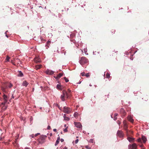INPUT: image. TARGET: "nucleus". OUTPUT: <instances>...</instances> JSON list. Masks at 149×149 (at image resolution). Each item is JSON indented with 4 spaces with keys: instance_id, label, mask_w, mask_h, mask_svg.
Returning a JSON list of instances; mask_svg holds the SVG:
<instances>
[{
    "instance_id": "27",
    "label": "nucleus",
    "mask_w": 149,
    "mask_h": 149,
    "mask_svg": "<svg viewBox=\"0 0 149 149\" xmlns=\"http://www.w3.org/2000/svg\"><path fill=\"white\" fill-rule=\"evenodd\" d=\"M137 141L138 142L141 143L142 139L141 138H139L137 139Z\"/></svg>"
},
{
    "instance_id": "56",
    "label": "nucleus",
    "mask_w": 149,
    "mask_h": 149,
    "mask_svg": "<svg viewBox=\"0 0 149 149\" xmlns=\"http://www.w3.org/2000/svg\"><path fill=\"white\" fill-rule=\"evenodd\" d=\"M52 136V133H50V136Z\"/></svg>"
},
{
    "instance_id": "3",
    "label": "nucleus",
    "mask_w": 149,
    "mask_h": 149,
    "mask_svg": "<svg viewBox=\"0 0 149 149\" xmlns=\"http://www.w3.org/2000/svg\"><path fill=\"white\" fill-rule=\"evenodd\" d=\"M123 127L124 129L126 130V135H128V130L127 129L128 126L127 123L126 121L125 120L123 121Z\"/></svg>"
},
{
    "instance_id": "31",
    "label": "nucleus",
    "mask_w": 149,
    "mask_h": 149,
    "mask_svg": "<svg viewBox=\"0 0 149 149\" xmlns=\"http://www.w3.org/2000/svg\"><path fill=\"white\" fill-rule=\"evenodd\" d=\"M85 148L87 149H91V147H90L89 146L87 145L86 146H85Z\"/></svg>"
},
{
    "instance_id": "22",
    "label": "nucleus",
    "mask_w": 149,
    "mask_h": 149,
    "mask_svg": "<svg viewBox=\"0 0 149 149\" xmlns=\"http://www.w3.org/2000/svg\"><path fill=\"white\" fill-rule=\"evenodd\" d=\"M65 97H64V96L62 95H61V98L63 101H64L65 100Z\"/></svg>"
},
{
    "instance_id": "55",
    "label": "nucleus",
    "mask_w": 149,
    "mask_h": 149,
    "mask_svg": "<svg viewBox=\"0 0 149 149\" xmlns=\"http://www.w3.org/2000/svg\"><path fill=\"white\" fill-rule=\"evenodd\" d=\"M25 149H30L28 147H26V148H25Z\"/></svg>"
},
{
    "instance_id": "48",
    "label": "nucleus",
    "mask_w": 149,
    "mask_h": 149,
    "mask_svg": "<svg viewBox=\"0 0 149 149\" xmlns=\"http://www.w3.org/2000/svg\"><path fill=\"white\" fill-rule=\"evenodd\" d=\"M30 136H31L32 138H34V134H32Z\"/></svg>"
},
{
    "instance_id": "42",
    "label": "nucleus",
    "mask_w": 149,
    "mask_h": 149,
    "mask_svg": "<svg viewBox=\"0 0 149 149\" xmlns=\"http://www.w3.org/2000/svg\"><path fill=\"white\" fill-rule=\"evenodd\" d=\"M79 141V140L78 139H76L75 141V143L77 144L78 143Z\"/></svg>"
},
{
    "instance_id": "9",
    "label": "nucleus",
    "mask_w": 149,
    "mask_h": 149,
    "mask_svg": "<svg viewBox=\"0 0 149 149\" xmlns=\"http://www.w3.org/2000/svg\"><path fill=\"white\" fill-rule=\"evenodd\" d=\"M74 124L75 126L77 128H81L82 127V125L80 122H74Z\"/></svg>"
},
{
    "instance_id": "54",
    "label": "nucleus",
    "mask_w": 149,
    "mask_h": 149,
    "mask_svg": "<svg viewBox=\"0 0 149 149\" xmlns=\"http://www.w3.org/2000/svg\"><path fill=\"white\" fill-rule=\"evenodd\" d=\"M113 31H112V33H113H113H114V32H115V30H113Z\"/></svg>"
},
{
    "instance_id": "5",
    "label": "nucleus",
    "mask_w": 149,
    "mask_h": 149,
    "mask_svg": "<svg viewBox=\"0 0 149 149\" xmlns=\"http://www.w3.org/2000/svg\"><path fill=\"white\" fill-rule=\"evenodd\" d=\"M63 111L65 113L69 114L71 112V110L68 107H63Z\"/></svg>"
},
{
    "instance_id": "50",
    "label": "nucleus",
    "mask_w": 149,
    "mask_h": 149,
    "mask_svg": "<svg viewBox=\"0 0 149 149\" xmlns=\"http://www.w3.org/2000/svg\"><path fill=\"white\" fill-rule=\"evenodd\" d=\"M57 140H58L59 141H60V138L59 136H58V137L57 138Z\"/></svg>"
},
{
    "instance_id": "6",
    "label": "nucleus",
    "mask_w": 149,
    "mask_h": 149,
    "mask_svg": "<svg viewBox=\"0 0 149 149\" xmlns=\"http://www.w3.org/2000/svg\"><path fill=\"white\" fill-rule=\"evenodd\" d=\"M62 95L65 97H66L67 98H68L70 96V94L69 93H68V92L65 90L63 91Z\"/></svg>"
},
{
    "instance_id": "37",
    "label": "nucleus",
    "mask_w": 149,
    "mask_h": 149,
    "mask_svg": "<svg viewBox=\"0 0 149 149\" xmlns=\"http://www.w3.org/2000/svg\"><path fill=\"white\" fill-rule=\"evenodd\" d=\"M6 103H5V102L4 101V102H3L1 103V104L0 105V106H1V105H3V106H5V104Z\"/></svg>"
},
{
    "instance_id": "16",
    "label": "nucleus",
    "mask_w": 149,
    "mask_h": 149,
    "mask_svg": "<svg viewBox=\"0 0 149 149\" xmlns=\"http://www.w3.org/2000/svg\"><path fill=\"white\" fill-rule=\"evenodd\" d=\"M127 139L130 142H133L134 140V139L132 138L129 136H128L127 138Z\"/></svg>"
},
{
    "instance_id": "46",
    "label": "nucleus",
    "mask_w": 149,
    "mask_h": 149,
    "mask_svg": "<svg viewBox=\"0 0 149 149\" xmlns=\"http://www.w3.org/2000/svg\"><path fill=\"white\" fill-rule=\"evenodd\" d=\"M90 142L93 143V140L92 139H90Z\"/></svg>"
},
{
    "instance_id": "41",
    "label": "nucleus",
    "mask_w": 149,
    "mask_h": 149,
    "mask_svg": "<svg viewBox=\"0 0 149 149\" xmlns=\"http://www.w3.org/2000/svg\"><path fill=\"white\" fill-rule=\"evenodd\" d=\"M40 133H37V134H35V135L34 136H35V137H36V136H38V135H40Z\"/></svg>"
},
{
    "instance_id": "43",
    "label": "nucleus",
    "mask_w": 149,
    "mask_h": 149,
    "mask_svg": "<svg viewBox=\"0 0 149 149\" xmlns=\"http://www.w3.org/2000/svg\"><path fill=\"white\" fill-rule=\"evenodd\" d=\"M85 74V73L84 72H83L82 73H81V74L82 76H83Z\"/></svg>"
},
{
    "instance_id": "51",
    "label": "nucleus",
    "mask_w": 149,
    "mask_h": 149,
    "mask_svg": "<svg viewBox=\"0 0 149 149\" xmlns=\"http://www.w3.org/2000/svg\"><path fill=\"white\" fill-rule=\"evenodd\" d=\"M117 119V117H115L114 119V120H116Z\"/></svg>"
},
{
    "instance_id": "62",
    "label": "nucleus",
    "mask_w": 149,
    "mask_h": 149,
    "mask_svg": "<svg viewBox=\"0 0 149 149\" xmlns=\"http://www.w3.org/2000/svg\"><path fill=\"white\" fill-rule=\"evenodd\" d=\"M1 93L0 92V95L1 94Z\"/></svg>"
},
{
    "instance_id": "14",
    "label": "nucleus",
    "mask_w": 149,
    "mask_h": 149,
    "mask_svg": "<svg viewBox=\"0 0 149 149\" xmlns=\"http://www.w3.org/2000/svg\"><path fill=\"white\" fill-rule=\"evenodd\" d=\"M57 88L59 90H62L63 89V87L60 84H57L56 86Z\"/></svg>"
},
{
    "instance_id": "33",
    "label": "nucleus",
    "mask_w": 149,
    "mask_h": 149,
    "mask_svg": "<svg viewBox=\"0 0 149 149\" xmlns=\"http://www.w3.org/2000/svg\"><path fill=\"white\" fill-rule=\"evenodd\" d=\"M66 82H68L69 81V80L66 77L64 78Z\"/></svg>"
},
{
    "instance_id": "25",
    "label": "nucleus",
    "mask_w": 149,
    "mask_h": 149,
    "mask_svg": "<svg viewBox=\"0 0 149 149\" xmlns=\"http://www.w3.org/2000/svg\"><path fill=\"white\" fill-rule=\"evenodd\" d=\"M74 117L77 118L78 116V113L77 112H75L74 114Z\"/></svg>"
},
{
    "instance_id": "23",
    "label": "nucleus",
    "mask_w": 149,
    "mask_h": 149,
    "mask_svg": "<svg viewBox=\"0 0 149 149\" xmlns=\"http://www.w3.org/2000/svg\"><path fill=\"white\" fill-rule=\"evenodd\" d=\"M120 112L121 113H123V114H124L125 113V111L123 108H121L120 109Z\"/></svg>"
},
{
    "instance_id": "61",
    "label": "nucleus",
    "mask_w": 149,
    "mask_h": 149,
    "mask_svg": "<svg viewBox=\"0 0 149 149\" xmlns=\"http://www.w3.org/2000/svg\"><path fill=\"white\" fill-rule=\"evenodd\" d=\"M1 99V98L0 97V100Z\"/></svg>"
},
{
    "instance_id": "17",
    "label": "nucleus",
    "mask_w": 149,
    "mask_h": 149,
    "mask_svg": "<svg viewBox=\"0 0 149 149\" xmlns=\"http://www.w3.org/2000/svg\"><path fill=\"white\" fill-rule=\"evenodd\" d=\"M142 139L143 140L144 143H145L147 141V139L145 136H142Z\"/></svg>"
},
{
    "instance_id": "49",
    "label": "nucleus",
    "mask_w": 149,
    "mask_h": 149,
    "mask_svg": "<svg viewBox=\"0 0 149 149\" xmlns=\"http://www.w3.org/2000/svg\"><path fill=\"white\" fill-rule=\"evenodd\" d=\"M56 129H53V131L55 132H56Z\"/></svg>"
},
{
    "instance_id": "60",
    "label": "nucleus",
    "mask_w": 149,
    "mask_h": 149,
    "mask_svg": "<svg viewBox=\"0 0 149 149\" xmlns=\"http://www.w3.org/2000/svg\"><path fill=\"white\" fill-rule=\"evenodd\" d=\"M90 86H92V85H90Z\"/></svg>"
},
{
    "instance_id": "57",
    "label": "nucleus",
    "mask_w": 149,
    "mask_h": 149,
    "mask_svg": "<svg viewBox=\"0 0 149 149\" xmlns=\"http://www.w3.org/2000/svg\"><path fill=\"white\" fill-rule=\"evenodd\" d=\"M16 60H17V61H18V60H19V59H16Z\"/></svg>"
},
{
    "instance_id": "35",
    "label": "nucleus",
    "mask_w": 149,
    "mask_h": 149,
    "mask_svg": "<svg viewBox=\"0 0 149 149\" xmlns=\"http://www.w3.org/2000/svg\"><path fill=\"white\" fill-rule=\"evenodd\" d=\"M10 58L9 56H7L6 57V59L7 61H9Z\"/></svg>"
},
{
    "instance_id": "58",
    "label": "nucleus",
    "mask_w": 149,
    "mask_h": 149,
    "mask_svg": "<svg viewBox=\"0 0 149 149\" xmlns=\"http://www.w3.org/2000/svg\"><path fill=\"white\" fill-rule=\"evenodd\" d=\"M34 90V88H33V91Z\"/></svg>"
},
{
    "instance_id": "12",
    "label": "nucleus",
    "mask_w": 149,
    "mask_h": 149,
    "mask_svg": "<svg viewBox=\"0 0 149 149\" xmlns=\"http://www.w3.org/2000/svg\"><path fill=\"white\" fill-rule=\"evenodd\" d=\"M34 61L36 63H39L41 61L40 59L38 57H36L34 59Z\"/></svg>"
},
{
    "instance_id": "2",
    "label": "nucleus",
    "mask_w": 149,
    "mask_h": 149,
    "mask_svg": "<svg viewBox=\"0 0 149 149\" xmlns=\"http://www.w3.org/2000/svg\"><path fill=\"white\" fill-rule=\"evenodd\" d=\"M47 136L45 135L40 136L39 138L38 139L39 143L42 144L45 142V140Z\"/></svg>"
},
{
    "instance_id": "28",
    "label": "nucleus",
    "mask_w": 149,
    "mask_h": 149,
    "mask_svg": "<svg viewBox=\"0 0 149 149\" xmlns=\"http://www.w3.org/2000/svg\"><path fill=\"white\" fill-rule=\"evenodd\" d=\"M59 141L58 140H56V142L55 144V146H56L59 143Z\"/></svg>"
},
{
    "instance_id": "13",
    "label": "nucleus",
    "mask_w": 149,
    "mask_h": 149,
    "mask_svg": "<svg viewBox=\"0 0 149 149\" xmlns=\"http://www.w3.org/2000/svg\"><path fill=\"white\" fill-rule=\"evenodd\" d=\"M28 84L29 83H28L26 81H24L22 84V86L25 87H26Z\"/></svg>"
},
{
    "instance_id": "63",
    "label": "nucleus",
    "mask_w": 149,
    "mask_h": 149,
    "mask_svg": "<svg viewBox=\"0 0 149 149\" xmlns=\"http://www.w3.org/2000/svg\"><path fill=\"white\" fill-rule=\"evenodd\" d=\"M12 97H13V98H14V97H13V96H12Z\"/></svg>"
},
{
    "instance_id": "15",
    "label": "nucleus",
    "mask_w": 149,
    "mask_h": 149,
    "mask_svg": "<svg viewBox=\"0 0 149 149\" xmlns=\"http://www.w3.org/2000/svg\"><path fill=\"white\" fill-rule=\"evenodd\" d=\"M42 65H38L35 66V69L38 70L41 68Z\"/></svg>"
},
{
    "instance_id": "21",
    "label": "nucleus",
    "mask_w": 149,
    "mask_h": 149,
    "mask_svg": "<svg viewBox=\"0 0 149 149\" xmlns=\"http://www.w3.org/2000/svg\"><path fill=\"white\" fill-rule=\"evenodd\" d=\"M64 119L65 120L68 121L70 120V118L66 116L65 114H64Z\"/></svg>"
},
{
    "instance_id": "10",
    "label": "nucleus",
    "mask_w": 149,
    "mask_h": 149,
    "mask_svg": "<svg viewBox=\"0 0 149 149\" xmlns=\"http://www.w3.org/2000/svg\"><path fill=\"white\" fill-rule=\"evenodd\" d=\"M127 118L128 120L132 123H133L134 122V120L132 119V117L130 116H127Z\"/></svg>"
},
{
    "instance_id": "47",
    "label": "nucleus",
    "mask_w": 149,
    "mask_h": 149,
    "mask_svg": "<svg viewBox=\"0 0 149 149\" xmlns=\"http://www.w3.org/2000/svg\"><path fill=\"white\" fill-rule=\"evenodd\" d=\"M64 141V140L63 139H61V142H63Z\"/></svg>"
},
{
    "instance_id": "45",
    "label": "nucleus",
    "mask_w": 149,
    "mask_h": 149,
    "mask_svg": "<svg viewBox=\"0 0 149 149\" xmlns=\"http://www.w3.org/2000/svg\"><path fill=\"white\" fill-rule=\"evenodd\" d=\"M130 59H131L132 60H133V58L132 56H131L130 57Z\"/></svg>"
},
{
    "instance_id": "24",
    "label": "nucleus",
    "mask_w": 149,
    "mask_h": 149,
    "mask_svg": "<svg viewBox=\"0 0 149 149\" xmlns=\"http://www.w3.org/2000/svg\"><path fill=\"white\" fill-rule=\"evenodd\" d=\"M7 107L5 105V106H3L2 107V110H3V111L7 109Z\"/></svg>"
},
{
    "instance_id": "34",
    "label": "nucleus",
    "mask_w": 149,
    "mask_h": 149,
    "mask_svg": "<svg viewBox=\"0 0 149 149\" xmlns=\"http://www.w3.org/2000/svg\"><path fill=\"white\" fill-rule=\"evenodd\" d=\"M13 86V85L11 84L10 83L8 84V86L9 88H11Z\"/></svg>"
},
{
    "instance_id": "1",
    "label": "nucleus",
    "mask_w": 149,
    "mask_h": 149,
    "mask_svg": "<svg viewBox=\"0 0 149 149\" xmlns=\"http://www.w3.org/2000/svg\"><path fill=\"white\" fill-rule=\"evenodd\" d=\"M88 62V59L84 56H83L81 58L79 61V63L82 65L85 64Z\"/></svg>"
},
{
    "instance_id": "44",
    "label": "nucleus",
    "mask_w": 149,
    "mask_h": 149,
    "mask_svg": "<svg viewBox=\"0 0 149 149\" xmlns=\"http://www.w3.org/2000/svg\"><path fill=\"white\" fill-rule=\"evenodd\" d=\"M118 114L117 113H115L114 114V116L115 117H116L117 116H118Z\"/></svg>"
},
{
    "instance_id": "53",
    "label": "nucleus",
    "mask_w": 149,
    "mask_h": 149,
    "mask_svg": "<svg viewBox=\"0 0 149 149\" xmlns=\"http://www.w3.org/2000/svg\"><path fill=\"white\" fill-rule=\"evenodd\" d=\"M118 124L119 125L120 124V123L118 121Z\"/></svg>"
},
{
    "instance_id": "18",
    "label": "nucleus",
    "mask_w": 149,
    "mask_h": 149,
    "mask_svg": "<svg viewBox=\"0 0 149 149\" xmlns=\"http://www.w3.org/2000/svg\"><path fill=\"white\" fill-rule=\"evenodd\" d=\"M63 73H60L58 74L56 76L55 78L57 79H58L59 78H60L61 77H62L63 75Z\"/></svg>"
},
{
    "instance_id": "59",
    "label": "nucleus",
    "mask_w": 149,
    "mask_h": 149,
    "mask_svg": "<svg viewBox=\"0 0 149 149\" xmlns=\"http://www.w3.org/2000/svg\"><path fill=\"white\" fill-rule=\"evenodd\" d=\"M64 126L65 127H66V125H64Z\"/></svg>"
},
{
    "instance_id": "39",
    "label": "nucleus",
    "mask_w": 149,
    "mask_h": 149,
    "mask_svg": "<svg viewBox=\"0 0 149 149\" xmlns=\"http://www.w3.org/2000/svg\"><path fill=\"white\" fill-rule=\"evenodd\" d=\"M63 131L64 132H66L68 131V130L67 128H65L63 130Z\"/></svg>"
},
{
    "instance_id": "19",
    "label": "nucleus",
    "mask_w": 149,
    "mask_h": 149,
    "mask_svg": "<svg viewBox=\"0 0 149 149\" xmlns=\"http://www.w3.org/2000/svg\"><path fill=\"white\" fill-rule=\"evenodd\" d=\"M51 42L49 40L48 41L46 45H45L47 47V49L49 47V45L51 43Z\"/></svg>"
},
{
    "instance_id": "8",
    "label": "nucleus",
    "mask_w": 149,
    "mask_h": 149,
    "mask_svg": "<svg viewBox=\"0 0 149 149\" xmlns=\"http://www.w3.org/2000/svg\"><path fill=\"white\" fill-rule=\"evenodd\" d=\"M45 72L46 74L48 75H52L54 73V71L49 69L47 70Z\"/></svg>"
},
{
    "instance_id": "40",
    "label": "nucleus",
    "mask_w": 149,
    "mask_h": 149,
    "mask_svg": "<svg viewBox=\"0 0 149 149\" xmlns=\"http://www.w3.org/2000/svg\"><path fill=\"white\" fill-rule=\"evenodd\" d=\"M51 129V128L50 126L49 125H48L47 127V130H50Z\"/></svg>"
},
{
    "instance_id": "4",
    "label": "nucleus",
    "mask_w": 149,
    "mask_h": 149,
    "mask_svg": "<svg viewBox=\"0 0 149 149\" xmlns=\"http://www.w3.org/2000/svg\"><path fill=\"white\" fill-rule=\"evenodd\" d=\"M117 135L119 137L122 138L124 137V134L122 131L118 130L117 132Z\"/></svg>"
},
{
    "instance_id": "30",
    "label": "nucleus",
    "mask_w": 149,
    "mask_h": 149,
    "mask_svg": "<svg viewBox=\"0 0 149 149\" xmlns=\"http://www.w3.org/2000/svg\"><path fill=\"white\" fill-rule=\"evenodd\" d=\"M1 90L4 92H5L6 91V89L5 87H1Z\"/></svg>"
},
{
    "instance_id": "36",
    "label": "nucleus",
    "mask_w": 149,
    "mask_h": 149,
    "mask_svg": "<svg viewBox=\"0 0 149 149\" xmlns=\"http://www.w3.org/2000/svg\"><path fill=\"white\" fill-rule=\"evenodd\" d=\"M71 91L70 89H68V91L67 92L68 93H69L70 94V95H71Z\"/></svg>"
},
{
    "instance_id": "11",
    "label": "nucleus",
    "mask_w": 149,
    "mask_h": 149,
    "mask_svg": "<svg viewBox=\"0 0 149 149\" xmlns=\"http://www.w3.org/2000/svg\"><path fill=\"white\" fill-rule=\"evenodd\" d=\"M3 97L5 103H6L8 101V100L9 99V97H8L5 94H4L3 95Z\"/></svg>"
},
{
    "instance_id": "29",
    "label": "nucleus",
    "mask_w": 149,
    "mask_h": 149,
    "mask_svg": "<svg viewBox=\"0 0 149 149\" xmlns=\"http://www.w3.org/2000/svg\"><path fill=\"white\" fill-rule=\"evenodd\" d=\"M106 78H109L110 77V74L109 73H107L106 74Z\"/></svg>"
},
{
    "instance_id": "7",
    "label": "nucleus",
    "mask_w": 149,
    "mask_h": 149,
    "mask_svg": "<svg viewBox=\"0 0 149 149\" xmlns=\"http://www.w3.org/2000/svg\"><path fill=\"white\" fill-rule=\"evenodd\" d=\"M137 145L135 143H134L132 145H129L128 146V149H137Z\"/></svg>"
},
{
    "instance_id": "32",
    "label": "nucleus",
    "mask_w": 149,
    "mask_h": 149,
    "mask_svg": "<svg viewBox=\"0 0 149 149\" xmlns=\"http://www.w3.org/2000/svg\"><path fill=\"white\" fill-rule=\"evenodd\" d=\"M61 149H67V148L66 146H62L60 147Z\"/></svg>"
},
{
    "instance_id": "38",
    "label": "nucleus",
    "mask_w": 149,
    "mask_h": 149,
    "mask_svg": "<svg viewBox=\"0 0 149 149\" xmlns=\"http://www.w3.org/2000/svg\"><path fill=\"white\" fill-rule=\"evenodd\" d=\"M85 76L87 77H89L90 76L89 75V73H88L86 74Z\"/></svg>"
},
{
    "instance_id": "52",
    "label": "nucleus",
    "mask_w": 149,
    "mask_h": 149,
    "mask_svg": "<svg viewBox=\"0 0 149 149\" xmlns=\"http://www.w3.org/2000/svg\"><path fill=\"white\" fill-rule=\"evenodd\" d=\"M140 147L142 148L143 146V145H140Z\"/></svg>"
},
{
    "instance_id": "26",
    "label": "nucleus",
    "mask_w": 149,
    "mask_h": 149,
    "mask_svg": "<svg viewBox=\"0 0 149 149\" xmlns=\"http://www.w3.org/2000/svg\"><path fill=\"white\" fill-rule=\"evenodd\" d=\"M128 132L129 134L128 135H127V136H130L131 134H132V132L130 130H128Z\"/></svg>"
},
{
    "instance_id": "20",
    "label": "nucleus",
    "mask_w": 149,
    "mask_h": 149,
    "mask_svg": "<svg viewBox=\"0 0 149 149\" xmlns=\"http://www.w3.org/2000/svg\"><path fill=\"white\" fill-rule=\"evenodd\" d=\"M18 73L17 74L18 76L22 77L23 76V74L21 71H19L18 72Z\"/></svg>"
}]
</instances>
